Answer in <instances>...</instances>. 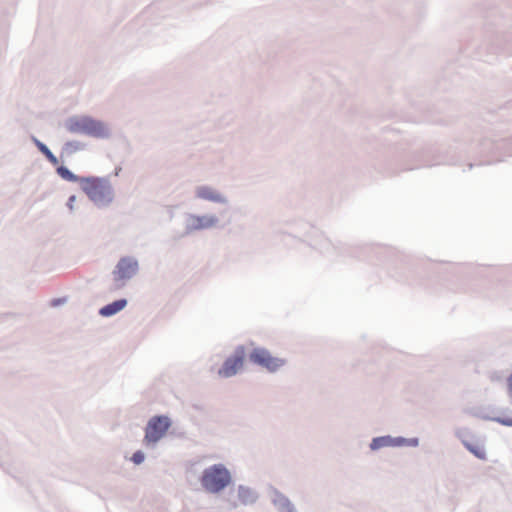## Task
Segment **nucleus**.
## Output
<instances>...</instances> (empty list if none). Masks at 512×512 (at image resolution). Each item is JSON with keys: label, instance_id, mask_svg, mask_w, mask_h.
Segmentation results:
<instances>
[{"label": "nucleus", "instance_id": "f257e3e1", "mask_svg": "<svg viewBox=\"0 0 512 512\" xmlns=\"http://www.w3.org/2000/svg\"><path fill=\"white\" fill-rule=\"evenodd\" d=\"M80 185L85 194L97 205L104 206L113 199L110 183L104 178H81Z\"/></svg>", "mask_w": 512, "mask_h": 512}, {"label": "nucleus", "instance_id": "f03ea898", "mask_svg": "<svg viewBox=\"0 0 512 512\" xmlns=\"http://www.w3.org/2000/svg\"><path fill=\"white\" fill-rule=\"evenodd\" d=\"M66 127L71 133L86 134L96 138H105L109 135L108 129L102 122L87 116L70 118Z\"/></svg>", "mask_w": 512, "mask_h": 512}, {"label": "nucleus", "instance_id": "7ed1b4c3", "mask_svg": "<svg viewBox=\"0 0 512 512\" xmlns=\"http://www.w3.org/2000/svg\"><path fill=\"white\" fill-rule=\"evenodd\" d=\"M231 480L229 471L221 464L213 465L203 472L201 483L212 493L223 490Z\"/></svg>", "mask_w": 512, "mask_h": 512}, {"label": "nucleus", "instance_id": "20e7f679", "mask_svg": "<svg viewBox=\"0 0 512 512\" xmlns=\"http://www.w3.org/2000/svg\"><path fill=\"white\" fill-rule=\"evenodd\" d=\"M170 425V420L166 416L151 418L145 429L144 443L150 445L158 442L166 434Z\"/></svg>", "mask_w": 512, "mask_h": 512}, {"label": "nucleus", "instance_id": "39448f33", "mask_svg": "<svg viewBox=\"0 0 512 512\" xmlns=\"http://www.w3.org/2000/svg\"><path fill=\"white\" fill-rule=\"evenodd\" d=\"M249 359L267 370L274 372L285 364L281 358L273 357L269 351L263 348L254 349L250 354Z\"/></svg>", "mask_w": 512, "mask_h": 512}, {"label": "nucleus", "instance_id": "423d86ee", "mask_svg": "<svg viewBox=\"0 0 512 512\" xmlns=\"http://www.w3.org/2000/svg\"><path fill=\"white\" fill-rule=\"evenodd\" d=\"M138 269L136 260L124 257L122 258L114 271V280L118 283V287L122 286L124 281L134 276Z\"/></svg>", "mask_w": 512, "mask_h": 512}, {"label": "nucleus", "instance_id": "0eeeda50", "mask_svg": "<svg viewBox=\"0 0 512 512\" xmlns=\"http://www.w3.org/2000/svg\"><path fill=\"white\" fill-rule=\"evenodd\" d=\"M245 352L244 348L237 349L235 354L228 358L223 367L219 370V375L223 377H231L239 371L244 363Z\"/></svg>", "mask_w": 512, "mask_h": 512}, {"label": "nucleus", "instance_id": "6e6552de", "mask_svg": "<svg viewBox=\"0 0 512 512\" xmlns=\"http://www.w3.org/2000/svg\"><path fill=\"white\" fill-rule=\"evenodd\" d=\"M197 197L212 201V202H223L224 198L216 190L208 186L198 187L196 190Z\"/></svg>", "mask_w": 512, "mask_h": 512}, {"label": "nucleus", "instance_id": "1a4fd4ad", "mask_svg": "<svg viewBox=\"0 0 512 512\" xmlns=\"http://www.w3.org/2000/svg\"><path fill=\"white\" fill-rule=\"evenodd\" d=\"M217 222L214 216H193L191 226L195 229H206L214 226Z\"/></svg>", "mask_w": 512, "mask_h": 512}, {"label": "nucleus", "instance_id": "9d476101", "mask_svg": "<svg viewBox=\"0 0 512 512\" xmlns=\"http://www.w3.org/2000/svg\"><path fill=\"white\" fill-rule=\"evenodd\" d=\"M127 304V301L125 299H120L117 301H114L113 303H110L100 309V314L102 316L108 317L116 314L117 312L121 311Z\"/></svg>", "mask_w": 512, "mask_h": 512}, {"label": "nucleus", "instance_id": "9b49d317", "mask_svg": "<svg viewBox=\"0 0 512 512\" xmlns=\"http://www.w3.org/2000/svg\"><path fill=\"white\" fill-rule=\"evenodd\" d=\"M393 440L390 437H379L374 438L370 444L372 450L379 449L381 447L392 445Z\"/></svg>", "mask_w": 512, "mask_h": 512}, {"label": "nucleus", "instance_id": "f8f14e48", "mask_svg": "<svg viewBox=\"0 0 512 512\" xmlns=\"http://www.w3.org/2000/svg\"><path fill=\"white\" fill-rule=\"evenodd\" d=\"M34 142L38 149L47 157V159L53 164L57 163V158L53 155V153L47 148L45 144L40 142L37 139H34Z\"/></svg>", "mask_w": 512, "mask_h": 512}, {"label": "nucleus", "instance_id": "ddd939ff", "mask_svg": "<svg viewBox=\"0 0 512 512\" xmlns=\"http://www.w3.org/2000/svg\"><path fill=\"white\" fill-rule=\"evenodd\" d=\"M58 174L65 180L68 181H77L78 178L75 176L70 170H68L66 167L61 166L57 169Z\"/></svg>", "mask_w": 512, "mask_h": 512}, {"label": "nucleus", "instance_id": "4468645a", "mask_svg": "<svg viewBox=\"0 0 512 512\" xmlns=\"http://www.w3.org/2000/svg\"><path fill=\"white\" fill-rule=\"evenodd\" d=\"M131 460H132L135 464H141V463L144 461V454H143V452H141V451H137V452H135V453L132 455Z\"/></svg>", "mask_w": 512, "mask_h": 512}, {"label": "nucleus", "instance_id": "2eb2a0df", "mask_svg": "<svg viewBox=\"0 0 512 512\" xmlns=\"http://www.w3.org/2000/svg\"><path fill=\"white\" fill-rule=\"evenodd\" d=\"M508 389H509V392L512 394V374L508 378Z\"/></svg>", "mask_w": 512, "mask_h": 512}, {"label": "nucleus", "instance_id": "dca6fc26", "mask_svg": "<svg viewBox=\"0 0 512 512\" xmlns=\"http://www.w3.org/2000/svg\"><path fill=\"white\" fill-rule=\"evenodd\" d=\"M243 492V493H248L247 490H240V493Z\"/></svg>", "mask_w": 512, "mask_h": 512}]
</instances>
